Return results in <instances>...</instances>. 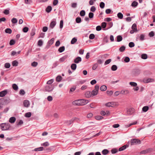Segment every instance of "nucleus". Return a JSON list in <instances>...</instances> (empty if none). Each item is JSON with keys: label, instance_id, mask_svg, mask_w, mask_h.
Segmentation results:
<instances>
[{"label": "nucleus", "instance_id": "31", "mask_svg": "<svg viewBox=\"0 0 155 155\" xmlns=\"http://www.w3.org/2000/svg\"><path fill=\"white\" fill-rule=\"evenodd\" d=\"M31 112H29L25 114V116L27 117H30L31 116Z\"/></svg>", "mask_w": 155, "mask_h": 155}, {"label": "nucleus", "instance_id": "27", "mask_svg": "<svg viewBox=\"0 0 155 155\" xmlns=\"http://www.w3.org/2000/svg\"><path fill=\"white\" fill-rule=\"evenodd\" d=\"M5 32L6 33L10 34L12 32V31L11 29L8 28L5 30Z\"/></svg>", "mask_w": 155, "mask_h": 155}, {"label": "nucleus", "instance_id": "40", "mask_svg": "<svg viewBox=\"0 0 155 155\" xmlns=\"http://www.w3.org/2000/svg\"><path fill=\"white\" fill-rule=\"evenodd\" d=\"M76 21L77 23H79L81 21V18L80 17H77L76 19Z\"/></svg>", "mask_w": 155, "mask_h": 155}, {"label": "nucleus", "instance_id": "24", "mask_svg": "<svg viewBox=\"0 0 155 155\" xmlns=\"http://www.w3.org/2000/svg\"><path fill=\"white\" fill-rule=\"evenodd\" d=\"M117 16L118 18L120 19H121L123 18V15L121 13L119 12L117 14Z\"/></svg>", "mask_w": 155, "mask_h": 155}, {"label": "nucleus", "instance_id": "46", "mask_svg": "<svg viewBox=\"0 0 155 155\" xmlns=\"http://www.w3.org/2000/svg\"><path fill=\"white\" fill-rule=\"evenodd\" d=\"M147 58V56L146 54H143L141 55V58L144 59H146Z\"/></svg>", "mask_w": 155, "mask_h": 155}, {"label": "nucleus", "instance_id": "2", "mask_svg": "<svg viewBox=\"0 0 155 155\" xmlns=\"http://www.w3.org/2000/svg\"><path fill=\"white\" fill-rule=\"evenodd\" d=\"M140 141L138 139H132L130 141L128 142V145H139L140 144Z\"/></svg>", "mask_w": 155, "mask_h": 155}, {"label": "nucleus", "instance_id": "63", "mask_svg": "<svg viewBox=\"0 0 155 155\" xmlns=\"http://www.w3.org/2000/svg\"><path fill=\"white\" fill-rule=\"evenodd\" d=\"M15 41L14 40L12 39L10 41L9 44L10 45H13L15 44Z\"/></svg>", "mask_w": 155, "mask_h": 155}, {"label": "nucleus", "instance_id": "3", "mask_svg": "<svg viewBox=\"0 0 155 155\" xmlns=\"http://www.w3.org/2000/svg\"><path fill=\"white\" fill-rule=\"evenodd\" d=\"M0 127L2 130H8L10 127V125L9 123H4L0 124Z\"/></svg>", "mask_w": 155, "mask_h": 155}, {"label": "nucleus", "instance_id": "9", "mask_svg": "<svg viewBox=\"0 0 155 155\" xmlns=\"http://www.w3.org/2000/svg\"><path fill=\"white\" fill-rule=\"evenodd\" d=\"M76 119V118H72L71 120L67 121L65 122V124L67 125H70V124H71L73 123L74 121Z\"/></svg>", "mask_w": 155, "mask_h": 155}, {"label": "nucleus", "instance_id": "58", "mask_svg": "<svg viewBox=\"0 0 155 155\" xmlns=\"http://www.w3.org/2000/svg\"><path fill=\"white\" fill-rule=\"evenodd\" d=\"M94 14L92 12H90L88 16L90 18H92L93 17Z\"/></svg>", "mask_w": 155, "mask_h": 155}, {"label": "nucleus", "instance_id": "28", "mask_svg": "<svg viewBox=\"0 0 155 155\" xmlns=\"http://www.w3.org/2000/svg\"><path fill=\"white\" fill-rule=\"evenodd\" d=\"M149 109V107L148 106H144L142 108V110L144 112L147 111Z\"/></svg>", "mask_w": 155, "mask_h": 155}, {"label": "nucleus", "instance_id": "34", "mask_svg": "<svg viewBox=\"0 0 155 155\" xmlns=\"http://www.w3.org/2000/svg\"><path fill=\"white\" fill-rule=\"evenodd\" d=\"M107 94L109 96H111L113 93V92L112 91H107L106 92Z\"/></svg>", "mask_w": 155, "mask_h": 155}, {"label": "nucleus", "instance_id": "32", "mask_svg": "<svg viewBox=\"0 0 155 155\" xmlns=\"http://www.w3.org/2000/svg\"><path fill=\"white\" fill-rule=\"evenodd\" d=\"M117 41L120 42L122 40V37L120 35H118L117 37Z\"/></svg>", "mask_w": 155, "mask_h": 155}, {"label": "nucleus", "instance_id": "8", "mask_svg": "<svg viewBox=\"0 0 155 155\" xmlns=\"http://www.w3.org/2000/svg\"><path fill=\"white\" fill-rule=\"evenodd\" d=\"M47 146H44L43 147H41L38 148H35L34 150L35 151H41L43 150H47L46 148Z\"/></svg>", "mask_w": 155, "mask_h": 155}, {"label": "nucleus", "instance_id": "17", "mask_svg": "<svg viewBox=\"0 0 155 155\" xmlns=\"http://www.w3.org/2000/svg\"><path fill=\"white\" fill-rule=\"evenodd\" d=\"M91 92L90 91H87L85 94V96L87 97H90L91 96Z\"/></svg>", "mask_w": 155, "mask_h": 155}, {"label": "nucleus", "instance_id": "64", "mask_svg": "<svg viewBox=\"0 0 155 155\" xmlns=\"http://www.w3.org/2000/svg\"><path fill=\"white\" fill-rule=\"evenodd\" d=\"M25 91L21 89L20 90L19 94L21 95H23L25 94Z\"/></svg>", "mask_w": 155, "mask_h": 155}, {"label": "nucleus", "instance_id": "44", "mask_svg": "<svg viewBox=\"0 0 155 155\" xmlns=\"http://www.w3.org/2000/svg\"><path fill=\"white\" fill-rule=\"evenodd\" d=\"M138 5V3L136 1L133 2L131 4V5L133 7H136Z\"/></svg>", "mask_w": 155, "mask_h": 155}, {"label": "nucleus", "instance_id": "29", "mask_svg": "<svg viewBox=\"0 0 155 155\" xmlns=\"http://www.w3.org/2000/svg\"><path fill=\"white\" fill-rule=\"evenodd\" d=\"M130 84L133 87H136L137 85V84L136 82H131L130 83Z\"/></svg>", "mask_w": 155, "mask_h": 155}, {"label": "nucleus", "instance_id": "11", "mask_svg": "<svg viewBox=\"0 0 155 155\" xmlns=\"http://www.w3.org/2000/svg\"><path fill=\"white\" fill-rule=\"evenodd\" d=\"M7 93V90H4L0 92V97H3L5 96Z\"/></svg>", "mask_w": 155, "mask_h": 155}, {"label": "nucleus", "instance_id": "5", "mask_svg": "<svg viewBox=\"0 0 155 155\" xmlns=\"http://www.w3.org/2000/svg\"><path fill=\"white\" fill-rule=\"evenodd\" d=\"M99 88V86L98 85H96L94 87V89L91 92V94L93 96L96 95L98 92Z\"/></svg>", "mask_w": 155, "mask_h": 155}, {"label": "nucleus", "instance_id": "57", "mask_svg": "<svg viewBox=\"0 0 155 155\" xmlns=\"http://www.w3.org/2000/svg\"><path fill=\"white\" fill-rule=\"evenodd\" d=\"M125 48L124 46H122L119 48V50L121 52H123L125 50Z\"/></svg>", "mask_w": 155, "mask_h": 155}, {"label": "nucleus", "instance_id": "18", "mask_svg": "<svg viewBox=\"0 0 155 155\" xmlns=\"http://www.w3.org/2000/svg\"><path fill=\"white\" fill-rule=\"evenodd\" d=\"M109 153V151L107 149H104L102 151V153L104 155H106Z\"/></svg>", "mask_w": 155, "mask_h": 155}, {"label": "nucleus", "instance_id": "20", "mask_svg": "<svg viewBox=\"0 0 155 155\" xmlns=\"http://www.w3.org/2000/svg\"><path fill=\"white\" fill-rule=\"evenodd\" d=\"M54 38H52L48 42V44L49 45H51L54 43Z\"/></svg>", "mask_w": 155, "mask_h": 155}, {"label": "nucleus", "instance_id": "42", "mask_svg": "<svg viewBox=\"0 0 155 155\" xmlns=\"http://www.w3.org/2000/svg\"><path fill=\"white\" fill-rule=\"evenodd\" d=\"M13 24H15L17 23V19L15 18H13L11 20Z\"/></svg>", "mask_w": 155, "mask_h": 155}, {"label": "nucleus", "instance_id": "33", "mask_svg": "<svg viewBox=\"0 0 155 155\" xmlns=\"http://www.w3.org/2000/svg\"><path fill=\"white\" fill-rule=\"evenodd\" d=\"M132 28L133 30H134L136 31H137V25L135 24H134L132 26Z\"/></svg>", "mask_w": 155, "mask_h": 155}, {"label": "nucleus", "instance_id": "41", "mask_svg": "<svg viewBox=\"0 0 155 155\" xmlns=\"http://www.w3.org/2000/svg\"><path fill=\"white\" fill-rule=\"evenodd\" d=\"M118 151L117 149L114 148L111 150V152L112 154H115L117 153Z\"/></svg>", "mask_w": 155, "mask_h": 155}, {"label": "nucleus", "instance_id": "39", "mask_svg": "<svg viewBox=\"0 0 155 155\" xmlns=\"http://www.w3.org/2000/svg\"><path fill=\"white\" fill-rule=\"evenodd\" d=\"M127 146H122L119 149V151H122L125 150L127 148Z\"/></svg>", "mask_w": 155, "mask_h": 155}, {"label": "nucleus", "instance_id": "60", "mask_svg": "<svg viewBox=\"0 0 155 155\" xmlns=\"http://www.w3.org/2000/svg\"><path fill=\"white\" fill-rule=\"evenodd\" d=\"M130 58L127 57L125 58L124 61L126 62H128L130 61Z\"/></svg>", "mask_w": 155, "mask_h": 155}, {"label": "nucleus", "instance_id": "7", "mask_svg": "<svg viewBox=\"0 0 155 155\" xmlns=\"http://www.w3.org/2000/svg\"><path fill=\"white\" fill-rule=\"evenodd\" d=\"M135 111V109L133 108H131L127 109V114L128 115H130L133 114Z\"/></svg>", "mask_w": 155, "mask_h": 155}, {"label": "nucleus", "instance_id": "48", "mask_svg": "<svg viewBox=\"0 0 155 155\" xmlns=\"http://www.w3.org/2000/svg\"><path fill=\"white\" fill-rule=\"evenodd\" d=\"M111 59H109L106 60L104 63V65H106L109 64L111 61Z\"/></svg>", "mask_w": 155, "mask_h": 155}, {"label": "nucleus", "instance_id": "1", "mask_svg": "<svg viewBox=\"0 0 155 155\" xmlns=\"http://www.w3.org/2000/svg\"><path fill=\"white\" fill-rule=\"evenodd\" d=\"M89 101L87 100L84 99H80L74 101L72 104L74 105L83 106L87 104Z\"/></svg>", "mask_w": 155, "mask_h": 155}, {"label": "nucleus", "instance_id": "54", "mask_svg": "<svg viewBox=\"0 0 155 155\" xmlns=\"http://www.w3.org/2000/svg\"><path fill=\"white\" fill-rule=\"evenodd\" d=\"M28 29H29L28 27H25L22 30L24 32L26 33L28 32Z\"/></svg>", "mask_w": 155, "mask_h": 155}, {"label": "nucleus", "instance_id": "56", "mask_svg": "<svg viewBox=\"0 0 155 155\" xmlns=\"http://www.w3.org/2000/svg\"><path fill=\"white\" fill-rule=\"evenodd\" d=\"M10 67V63H7L5 64V67L6 68H9Z\"/></svg>", "mask_w": 155, "mask_h": 155}, {"label": "nucleus", "instance_id": "53", "mask_svg": "<svg viewBox=\"0 0 155 155\" xmlns=\"http://www.w3.org/2000/svg\"><path fill=\"white\" fill-rule=\"evenodd\" d=\"M134 44L133 42H130L129 44V46L130 48H132L134 47Z\"/></svg>", "mask_w": 155, "mask_h": 155}, {"label": "nucleus", "instance_id": "52", "mask_svg": "<svg viewBox=\"0 0 155 155\" xmlns=\"http://www.w3.org/2000/svg\"><path fill=\"white\" fill-rule=\"evenodd\" d=\"M95 118L97 120H100L103 119V117L100 116H98L96 117Z\"/></svg>", "mask_w": 155, "mask_h": 155}, {"label": "nucleus", "instance_id": "12", "mask_svg": "<svg viewBox=\"0 0 155 155\" xmlns=\"http://www.w3.org/2000/svg\"><path fill=\"white\" fill-rule=\"evenodd\" d=\"M23 104L25 107H28L29 105V101L27 100L24 101L23 102Z\"/></svg>", "mask_w": 155, "mask_h": 155}, {"label": "nucleus", "instance_id": "50", "mask_svg": "<svg viewBox=\"0 0 155 155\" xmlns=\"http://www.w3.org/2000/svg\"><path fill=\"white\" fill-rule=\"evenodd\" d=\"M53 81L54 79H51L48 81L47 83L48 84V85H51V84L53 82Z\"/></svg>", "mask_w": 155, "mask_h": 155}, {"label": "nucleus", "instance_id": "26", "mask_svg": "<svg viewBox=\"0 0 155 155\" xmlns=\"http://www.w3.org/2000/svg\"><path fill=\"white\" fill-rule=\"evenodd\" d=\"M18 62L16 60L13 61L12 62V65L13 66H18Z\"/></svg>", "mask_w": 155, "mask_h": 155}, {"label": "nucleus", "instance_id": "16", "mask_svg": "<svg viewBox=\"0 0 155 155\" xmlns=\"http://www.w3.org/2000/svg\"><path fill=\"white\" fill-rule=\"evenodd\" d=\"M120 94H129V91L128 90H123L121 91L120 92Z\"/></svg>", "mask_w": 155, "mask_h": 155}, {"label": "nucleus", "instance_id": "36", "mask_svg": "<svg viewBox=\"0 0 155 155\" xmlns=\"http://www.w3.org/2000/svg\"><path fill=\"white\" fill-rule=\"evenodd\" d=\"M62 77L60 76H58L56 78V81L58 82H60L61 80Z\"/></svg>", "mask_w": 155, "mask_h": 155}, {"label": "nucleus", "instance_id": "25", "mask_svg": "<svg viewBox=\"0 0 155 155\" xmlns=\"http://www.w3.org/2000/svg\"><path fill=\"white\" fill-rule=\"evenodd\" d=\"M111 69L113 71H115L117 70V67L116 65H113L112 66Z\"/></svg>", "mask_w": 155, "mask_h": 155}, {"label": "nucleus", "instance_id": "55", "mask_svg": "<svg viewBox=\"0 0 155 155\" xmlns=\"http://www.w3.org/2000/svg\"><path fill=\"white\" fill-rule=\"evenodd\" d=\"M95 38V35L93 34H91L89 36V38L90 39H93Z\"/></svg>", "mask_w": 155, "mask_h": 155}, {"label": "nucleus", "instance_id": "22", "mask_svg": "<svg viewBox=\"0 0 155 155\" xmlns=\"http://www.w3.org/2000/svg\"><path fill=\"white\" fill-rule=\"evenodd\" d=\"M71 68L73 70H75L76 69L77 65L75 64H73L71 65Z\"/></svg>", "mask_w": 155, "mask_h": 155}, {"label": "nucleus", "instance_id": "51", "mask_svg": "<svg viewBox=\"0 0 155 155\" xmlns=\"http://www.w3.org/2000/svg\"><path fill=\"white\" fill-rule=\"evenodd\" d=\"M12 87L13 89L15 90H17L18 89V87L15 84H13Z\"/></svg>", "mask_w": 155, "mask_h": 155}, {"label": "nucleus", "instance_id": "43", "mask_svg": "<svg viewBox=\"0 0 155 155\" xmlns=\"http://www.w3.org/2000/svg\"><path fill=\"white\" fill-rule=\"evenodd\" d=\"M80 14L81 16H83L85 15V12L84 11L82 10L80 12Z\"/></svg>", "mask_w": 155, "mask_h": 155}, {"label": "nucleus", "instance_id": "4", "mask_svg": "<svg viewBox=\"0 0 155 155\" xmlns=\"http://www.w3.org/2000/svg\"><path fill=\"white\" fill-rule=\"evenodd\" d=\"M118 103L117 102L113 101L107 103L105 104V105L107 107H114L118 105Z\"/></svg>", "mask_w": 155, "mask_h": 155}, {"label": "nucleus", "instance_id": "13", "mask_svg": "<svg viewBox=\"0 0 155 155\" xmlns=\"http://www.w3.org/2000/svg\"><path fill=\"white\" fill-rule=\"evenodd\" d=\"M16 120V118L15 117H12L9 119V121L11 123H14Z\"/></svg>", "mask_w": 155, "mask_h": 155}, {"label": "nucleus", "instance_id": "37", "mask_svg": "<svg viewBox=\"0 0 155 155\" xmlns=\"http://www.w3.org/2000/svg\"><path fill=\"white\" fill-rule=\"evenodd\" d=\"M77 41V39L75 38H74L71 41V43L72 44H74Z\"/></svg>", "mask_w": 155, "mask_h": 155}, {"label": "nucleus", "instance_id": "10", "mask_svg": "<svg viewBox=\"0 0 155 155\" xmlns=\"http://www.w3.org/2000/svg\"><path fill=\"white\" fill-rule=\"evenodd\" d=\"M82 59L81 57H78L74 59V62L75 63L78 64L81 61Z\"/></svg>", "mask_w": 155, "mask_h": 155}, {"label": "nucleus", "instance_id": "61", "mask_svg": "<svg viewBox=\"0 0 155 155\" xmlns=\"http://www.w3.org/2000/svg\"><path fill=\"white\" fill-rule=\"evenodd\" d=\"M3 13L5 15H7L9 13V12L8 10L5 9Z\"/></svg>", "mask_w": 155, "mask_h": 155}, {"label": "nucleus", "instance_id": "6", "mask_svg": "<svg viewBox=\"0 0 155 155\" xmlns=\"http://www.w3.org/2000/svg\"><path fill=\"white\" fill-rule=\"evenodd\" d=\"M54 88V86L52 85H47L45 87V90L47 91L50 92L53 90Z\"/></svg>", "mask_w": 155, "mask_h": 155}, {"label": "nucleus", "instance_id": "45", "mask_svg": "<svg viewBox=\"0 0 155 155\" xmlns=\"http://www.w3.org/2000/svg\"><path fill=\"white\" fill-rule=\"evenodd\" d=\"M43 43V42L41 40H39L38 42V45L39 46H41L42 45Z\"/></svg>", "mask_w": 155, "mask_h": 155}, {"label": "nucleus", "instance_id": "38", "mask_svg": "<svg viewBox=\"0 0 155 155\" xmlns=\"http://www.w3.org/2000/svg\"><path fill=\"white\" fill-rule=\"evenodd\" d=\"M147 152V153H150L152 151H153L154 150V148H148L146 149Z\"/></svg>", "mask_w": 155, "mask_h": 155}, {"label": "nucleus", "instance_id": "19", "mask_svg": "<svg viewBox=\"0 0 155 155\" xmlns=\"http://www.w3.org/2000/svg\"><path fill=\"white\" fill-rule=\"evenodd\" d=\"M65 50V47L64 46H62L60 47L58 49V51L60 52H62Z\"/></svg>", "mask_w": 155, "mask_h": 155}, {"label": "nucleus", "instance_id": "49", "mask_svg": "<svg viewBox=\"0 0 155 155\" xmlns=\"http://www.w3.org/2000/svg\"><path fill=\"white\" fill-rule=\"evenodd\" d=\"M105 6V4L104 2H102L100 3V6L101 8H104Z\"/></svg>", "mask_w": 155, "mask_h": 155}, {"label": "nucleus", "instance_id": "30", "mask_svg": "<svg viewBox=\"0 0 155 155\" xmlns=\"http://www.w3.org/2000/svg\"><path fill=\"white\" fill-rule=\"evenodd\" d=\"M51 7L50 6H48L46 8V11L48 12H49L51 11Z\"/></svg>", "mask_w": 155, "mask_h": 155}, {"label": "nucleus", "instance_id": "59", "mask_svg": "<svg viewBox=\"0 0 155 155\" xmlns=\"http://www.w3.org/2000/svg\"><path fill=\"white\" fill-rule=\"evenodd\" d=\"M63 20H61L60 21V28H62L63 27Z\"/></svg>", "mask_w": 155, "mask_h": 155}, {"label": "nucleus", "instance_id": "62", "mask_svg": "<svg viewBox=\"0 0 155 155\" xmlns=\"http://www.w3.org/2000/svg\"><path fill=\"white\" fill-rule=\"evenodd\" d=\"M111 10L110 9H107L105 11L106 13L107 14H108L110 13V12H111Z\"/></svg>", "mask_w": 155, "mask_h": 155}, {"label": "nucleus", "instance_id": "35", "mask_svg": "<svg viewBox=\"0 0 155 155\" xmlns=\"http://www.w3.org/2000/svg\"><path fill=\"white\" fill-rule=\"evenodd\" d=\"M139 37L140 40L143 41L144 40L145 35L143 34H141Z\"/></svg>", "mask_w": 155, "mask_h": 155}, {"label": "nucleus", "instance_id": "15", "mask_svg": "<svg viewBox=\"0 0 155 155\" xmlns=\"http://www.w3.org/2000/svg\"><path fill=\"white\" fill-rule=\"evenodd\" d=\"M107 87L106 86L103 85L101 86L100 87V90L102 91H104L107 90Z\"/></svg>", "mask_w": 155, "mask_h": 155}, {"label": "nucleus", "instance_id": "47", "mask_svg": "<svg viewBox=\"0 0 155 155\" xmlns=\"http://www.w3.org/2000/svg\"><path fill=\"white\" fill-rule=\"evenodd\" d=\"M5 100V104L9 103L11 102V100L9 98H6V99H4Z\"/></svg>", "mask_w": 155, "mask_h": 155}, {"label": "nucleus", "instance_id": "21", "mask_svg": "<svg viewBox=\"0 0 155 155\" xmlns=\"http://www.w3.org/2000/svg\"><path fill=\"white\" fill-rule=\"evenodd\" d=\"M67 56H65L59 59V61L60 62H62L64 61L67 58Z\"/></svg>", "mask_w": 155, "mask_h": 155}, {"label": "nucleus", "instance_id": "14", "mask_svg": "<svg viewBox=\"0 0 155 155\" xmlns=\"http://www.w3.org/2000/svg\"><path fill=\"white\" fill-rule=\"evenodd\" d=\"M56 24V22L55 21H52L50 24V27L51 28H53Z\"/></svg>", "mask_w": 155, "mask_h": 155}, {"label": "nucleus", "instance_id": "23", "mask_svg": "<svg viewBox=\"0 0 155 155\" xmlns=\"http://www.w3.org/2000/svg\"><path fill=\"white\" fill-rule=\"evenodd\" d=\"M151 80H153V79L150 78L144 79L143 80V81L145 83H147L151 82Z\"/></svg>", "mask_w": 155, "mask_h": 155}]
</instances>
